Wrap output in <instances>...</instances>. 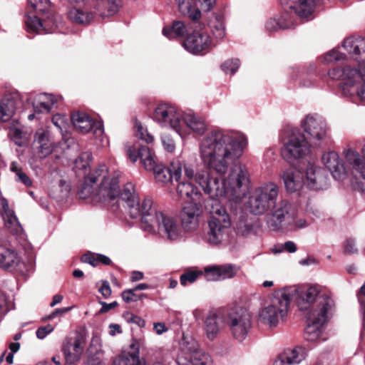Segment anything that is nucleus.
<instances>
[{
    "label": "nucleus",
    "instance_id": "nucleus-50",
    "mask_svg": "<svg viewBox=\"0 0 365 365\" xmlns=\"http://www.w3.org/2000/svg\"><path fill=\"white\" fill-rule=\"evenodd\" d=\"M290 24L279 21L278 17L268 19L265 23V29L269 32L277 31L278 29H288Z\"/></svg>",
    "mask_w": 365,
    "mask_h": 365
},
{
    "label": "nucleus",
    "instance_id": "nucleus-29",
    "mask_svg": "<svg viewBox=\"0 0 365 365\" xmlns=\"http://www.w3.org/2000/svg\"><path fill=\"white\" fill-rule=\"evenodd\" d=\"M140 346L139 341L132 339L129 344L130 351L115 357L113 365H145L139 356Z\"/></svg>",
    "mask_w": 365,
    "mask_h": 365
},
{
    "label": "nucleus",
    "instance_id": "nucleus-63",
    "mask_svg": "<svg viewBox=\"0 0 365 365\" xmlns=\"http://www.w3.org/2000/svg\"><path fill=\"white\" fill-rule=\"evenodd\" d=\"M252 231V226L250 224L240 223L237 227V232L242 235H247Z\"/></svg>",
    "mask_w": 365,
    "mask_h": 365
},
{
    "label": "nucleus",
    "instance_id": "nucleus-38",
    "mask_svg": "<svg viewBox=\"0 0 365 365\" xmlns=\"http://www.w3.org/2000/svg\"><path fill=\"white\" fill-rule=\"evenodd\" d=\"M212 35L217 43V41H221L225 36V26L224 17L220 14H214L213 18L209 23Z\"/></svg>",
    "mask_w": 365,
    "mask_h": 365
},
{
    "label": "nucleus",
    "instance_id": "nucleus-46",
    "mask_svg": "<svg viewBox=\"0 0 365 365\" xmlns=\"http://www.w3.org/2000/svg\"><path fill=\"white\" fill-rule=\"evenodd\" d=\"M134 128L135 130L136 136L138 138L145 140L147 143H150L153 141V136L148 132L146 128H143L141 123L138 120H135Z\"/></svg>",
    "mask_w": 365,
    "mask_h": 365
},
{
    "label": "nucleus",
    "instance_id": "nucleus-23",
    "mask_svg": "<svg viewBox=\"0 0 365 365\" xmlns=\"http://www.w3.org/2000/svg\"><path fill=\"white\" fill-rule=\"evenodd\" d=\"M323 164L329 170L333 178L338 181H343L346 178L347 173L342 159L337 153L329 151L322 158Z\"/></svg>",
    "mask_w": 365,
    "mask_h": 365
},
{
    "label": "nucleus",
    "instance_id": "nucleus-44",
    "mask_svg": "<svg viewBox=\"0 0 365 365\" xmlns=\"http://www.w3.org/2000/svg\"><path fill=\"white\" fill-rule=\"evenodd\" d=\"M203 272L199 269H186L180 277V282L182 286H186L188 283H194L200 276H202Z\"/></svg>",
    "mask_w": 365,
    "mask_h": 365
},
{
    "label": "nucleus",
    "instance_id": "nucleus-28",
    "mask_svg": "<svg viewBox=\"0 0 365 365\" xmlns=\"http://www.w3.org/2000/svg\"><path fill=\"white\" fill-rule=\"evenodd\" d=\"M22 106L19 93L6 94L0 101V120L7 121L14 114L16 110Z\"/></svg>",
    "mask_w": 365,
    "mask_h": 365
},
{
    "label": "nucleus",
    "instance_id": "nucleus-15",
    "mask_svg": "<svg viewBox=\"0 0 365 365\" xmlns=\"http://www.w3.org/2000/svg\"><path fill=\"white\" fill-rule=\"evenodd\" d=\"M333 314H328L326 309L321 310L319 314L316 312H307L306 314L307 326L304 329V337L306 341L317 342L322 339L324 326L331 318Z\"/></svg>",
    "mask_w": 365,
    "mask_h": 365
},
{
    "label": "nucleus",
    "instance_id": "nucleus-31",
    "mask_svg": "<svg viewBox=\"0 0 365 365\" xmlns=\"http://www.w3.org/2000/svg\"><path fill=\"white\" fill-rule=\"evenodd\" d=\"M342 46L352 58L365 63V38L349 37Z\"/></svg>",
    "mask_w": 365,
    "mask_h": 365
},
{
    "label": "nucleus",
    "instance_id": "nucleus-21",
    "mask_svg": "<svg viewBox=\"0 0 365 365\" xmlns=\"http://www.w3.org/2000/svg\"><path fill=\"white\" fill-rule=\"evenodd\" d=\"M201 215L200 205L194 202H186L180 212L181 225L187 231L195 230L199 225Z\"/></svg>",
    "mask_w": 365,
    "mask_h": 365
},
{
    "label": "nucleus",
    "instance_id": "nucleus-20",
    "mask_svg": "<svg viewBox=\"0 0 365 365\" xmlns=\"http://www.w3.org/2000/svg\"><path fill=\"white\" fill-rule=\"evenodd\" d=\"M185 168V166H190L192 169L193 167L191 165H186L181 163L179 160H173L168 168H166L163 165H159L157 168L153 171L155 178L157 181L160 182H169L170 180H175L176 181H178L182 175V168ZM195 173H197L200 170L195 171L193 170Z\"/></svg>",
    "mask_w": 365,
    "mask_h": 365
},
{
    "label": "nucleus",
    "instance_id": "nucleus-34",
    "mask_svg": "<svg viewBox=\"0 0 365 365\" xmlns=\"http://www.w3.org/2000/svg\"><path fill=\"white\" fill-rule=\"evenodd\" d=\"M315 6V0H294L289 8L299 19L308 20L313 14Z\"/></svg>",
    "mask_w": 365,
    "mask_h": 365
},
{
    "label": "nucleus",
    "instance_id": "nucleus-41",
    "mask_svg": "<svg viewBox=\"0 0 365 365\" xmlns=\"http://www.w3.org/2000/svg\"><path fill=\"white\" fill-rule=\"evenodd\" d=\"M81 261L93 267H97L100 264L109 265L111 263L108 257L96 252H86L82 255Z\"/></svg>",
    "mask_w": 365,
    "mask_h": 365
},
{
    "label": "nucleus",
    "instance_id": "nucleus-61",
    "mask_svg": "<svg viewBox=\"0 0 365 365\" xmlns=\"http://www.w3.org/2000/svg\"><path fill=\"white\" fill-rule=\"evenodd\" d=\"M53 331V327L52 325L48 324L45 327H39L36 330V336L39 339H43L48 334L51 333Z\"/></svg>",
    "mask_w": 365,
    "mask_h": 365
},
{
    "label": "nucleus",
    "instance_id": "nucleus-53",
    "mask_svg": "<svg viewBox=\"0 0 365 365\" xmlns=\"http://www.w3.org/2000/svg\"><path fill=\"white\" fill-rule=\"evenodd\" d=\"M344 58L345 55L340 53L337 49H332L327 52L324 56V61L328 63H335L344 59Z\"/></svg>",
    "mask_w": 365,
    "mask_h": 365
},
{
    "label": "nucleus",
    "instance_id": "nucleus-55",
    "mask_svg": "<svg viewBox=\"0 0 365 365\" xmlns=\"http://www.w3.org/2000/svg\"><path fill=\"white\" fill-rule=\"evenodd\" d=\"M196 2L201 12L210 11L216 4V0H196Z\"/></svg>",
    "mask_w": 365,
    "mask_h": 365
},
{
    "label": "nucleus",
    "instance_id": "nucleus-48",
    "mask_svg": "<svg viewBox=\"0 0 365 365\" xmlns=\"http://www.w3.org/2000/svg\"><path fill=\"white\" fill-rule=\"evenodd\" d=\"M219 270L220 280H222L234 277L238 271V267L235 265L227 264L219 265Z\"/></svg>",
    "mask_w": 365,
    "mask_h": 365
},
{
    "label": "nucleus",
    "instance_id": "nucleus-7",
    "mask_svg": "<svg viewBox=\"0 0 365 365\" xmlns=\"http://www.w3.org/2000/svg\"><path fill=\"white\" fill-rule=\"evenodd\" d=\"M294 292L293 288L275 290L270 302L260 309L259 321L270 328L277 327L287 316L289 307L288 296Z\"/></svg>",
    "mask_w": 365,
    "mask_h": 365
},
{
    "label": "nucleus",
    "instance_id": "nucleus-42",
    "mask_svg": "<svg viewBox=\"0 0 365 365\" xmlns=\"http://www.w3.org/2000/svg\"><path fill=\"white\" fill-rule=\"evenodd\" d=\"M177 194L182 199H192L193 196L199 195V192L191 182L182 181L177 187Z\"/></svg>",
    "mask_w": 365,
    "mask_h": 365
},
{
    "label": "nucleus",
    "instance_id": "nucleus-26",
    "mask_svg": "<svg viewBox=\"0 0 365 365\" xmlns=\"http://www.w3.org/2000/svg\"><path fill=\"white\" fill-rule=\"evenodd\" d=\"M287 192L293 193L300 190L306 184L304 173L289 168L283 170L280 175Z\"/></svg>",
    "mask_w": 365,
    "mask_h": 365
},
{
    "label": "nucleus",
    "instance_id": "nucleus-8",
    "mask_svg": "<svg viewBox=\"0 0 365 365\" xmlns=\"http://www.w3.org/2000/svg\"><path fill=\"white\" fill-rule=\"evenodd\" d=\"M279 196V187L274 182H267L257 187L247 202L250 211L262 215L270 210Z\"/></svg>",
    "mask_w": 365,
    "mask_h": 365
},
{
    "label": "nucleus",
    "instance_id": "nucleus-27",
    "mask_svg": "<svg viewBox=\"0 0 365 365\" xmlns=\"http://www.w3.org/2000/svg\"><path fill=\"white\" fill-rule=\"evenodd\" d=\"M182 128L184 133L180 135L184 137L192 131L194 133L201 135L207 130V123L205 120L200 116L194 113H186L182 115Z\"/></svg>",
    "mask_w": 365,
    "mask_h": 365
},
{
    "label": "nucleus",
    "instance_id": "nucleus-54",
    "mask_svg": "<svg viewBox=\"0 0 365 365\" xmlns=\"http://www.w3.org/2000/svg\"><path fill=\"white\" fill-rule=\"evenodd\" d=\"M297 249V247L293 242L287 241L284 243L274 245L270 251H296Z\"/></svg>",
    "mask_w": 365,
    "mask_h": 365
},
{
    "label": "nucleus",
    "instance_id": "nucleus-33",
    "mask_svg": "<svg viewBox=\"0 0 365 365\" xmlns=\"http://www.w3.org/2000/svg\"><path fill=\"white\" fill-rule=\"evenodd\" d=\"M178 4V11L185 16H187L193 24L200 23L202 19V15L198 6H197L196 0H175Z\"/></svg>",
    "mask_w": 365,
    "mask_h": 365
},
{
    "label": "nucleus",
    "instance_id": "nucleus-62",
    "mask_svg": "<svg viewBox=\"0 0 365 365\" xmlns=\"http://www.w3.org/2000/svg\"><path fill=\"white\" fill-rule=\"evenodd\" d=\"M98 291L104 298H108L112 293L110 284L106 280L101 281V286L99 287Z\"/></svg>",
    "mask_w": 365,
    "mask_h": 365
},
{
    "label": "nucleus",
    "instance_id": "nucleus-22",
    "mask_svg": "<svg viewBox=\"0 0 365 365\" xmlns=\"http://www.w3.org/2000/svg\"><path fill=\"white\" fill-rule=\"evenodd\" d=\"M304 175L306 185L310 189L322 190L328 185V178L325 170L313 163H308Z\"/></svg>",
    "mask_w": 365,
    "mask_h": 365
},
{
    "label": "nucleus",
    "instance_id": "nucleus-36",
    "mask_svg": "<svg viewBox=\"0 0 365 365\" xmlns=\"http://www.w3.org/2000/svg\"><path fill=\"white\" fill-rule=\"evenodd\" d=\"M198 24H193L192 21L190 24H186L182 21H175L172 27H164L163 29V34L169 39H173L176 37H182L188 34L191 27H197Z\"/></svg>",
    "mask_w": 365,
    "mask_h": 365
},
{
    "label": "nucleus",
    "instance_id": "nucleus-12",
    "mask_svg": "<svg viewBox=\"0 0 365 365\" xmlns=\"http://www.w3.org/2000/svg\"><path fill=\"white\" fill-rule=\"evenodd\" d=\"M310 145L299 130L293 129L284 140L281 155L287 162L293 163L309 153Z\"/></svg>",
    "mask_w": 365,
    "mask_h": 365
},
{
    "label": "nucleus",
    "instance_id": "nucleus-17",
    "mask_svg": "<svg viewBox=\"0 0 365 365\" xmlns=\"http://www.w3.org/2000/svg\"><path fill=\"white\" fill-rule=\"evenodd\" d=\"M86 336L76 332L73 336L66 337L62 344V351L67 364H73L80 361L85 350Z\"/></svg>",
    "mask_w": 365,
    "mask_h": 365
},
{
    "label": "nucleus",
    "instance_id": "nucleus-39",
    "mask_svg": "<svg viewBox=\"0 0 365 365\" xmlns=\"http://www.w3.org/2000/svg\"><path fill=\"white\" fill-rule=\"evenodd\" d=\"M55 97L51 94H40L34 103V108L38 113H48L55 103Z\"/></svg>",
    "mask_w": 365,
    "mask_h": 365
},
{
    "label": "nucleus",
    "instance_id": "nucleus-6",
    "mask_svg": "<svg viewBox=\"0 0 365 365\" xmlns=\"http://www.w3.org/2000/svg\"><path fill=\"white\" fill-rule=\"evenodd\" d=\"M294 289V292L289 297V304L292 299L295 297L297 305L299 310L307 312L319 314L321 310L326 309L328 314H333L334 302L327 293L323 292L318 286L298 287L297 286L288 287Z\"/></svg>",
    "mask_w": 365,
    "mask_h": 365
},
{
    "label": "nucleus",
    "instance_id": "nucleus-2",
    "mask_svg": "<svg viewBox=\"0 0 365 365\" xmlns=\"http://www.w3.org/2000/svg\"><path fill=\"white\" fill-rule=\"evenodd\" d=\"M247 143V138L243 133L215 129L200 142V158L210 170L223 175L230 163L242 155Z\"/></svg>",
    "mask_w": 365,
    "mask_h": 365
},
{
    "label": "nucleus",
    "instance_id": "nucleus-37",
    "mask_svg": "<svg viewBox=\"0 0 365 365\" xmlns=\"http://www.w3.org/2000/svg\"><path fill=\"white\" fill-rule=\"evenodd\" d=\"M282 354L288 365H294L299 364L305 359L307 355V351L304 347L297 346L293 349H285L282 351Z\"/></svg>",
    "mask_w": 365,
    "mask_h": 365
},
{
    "label": "nucleus",
    "instance_id": "nucleus-24",
    "mask_svg": "<svg viewBox=\"0 0 365 365\" xmlns=\"http://www.w3.org/2000/svg\"><path fill=\"white\" fill-rule=\"evenodd\" d=\"M71 120L75 128L81 133L93 130L96 135H101L103 133V125L100 122L94 121L86 113H75L71 116Z\"/></svg>",
    "mask_w": 365,
    "mask_h": 365
},
{
    "label": "nucleus",
    "instance_id": "nucleus-16",
    "mask_svg": "<svg viewBox=\"0 0 365 365\" xmlns=\"http://www.w3.org/2000/svg\"><path fill=\"white\" fill-rule=\"evenodd\" d=\"M199 30H195L193 33L188 35L182 42L183 47L190 53L193 54H202L208 52L214 48L217 43L212 39L209 34L201 31L202 26H205L202 19L197 23Z\"/></svg>",
    "mask_w": 365,
    "mask_h": 365
},
{
    "label": "nucleus",
    "instance_id": "nucleus-4",
    "mask_svg": "<svg viewBox=\"0 0 365 365\" xmlns=\"http://www.w3.org/2000/svg\"><path fill=\"white\" fill-rule=\"evenodd\" d=\"M153 200L144 204L145 214L140 217V228L150 235H158L168 240L175 241L180 237V228L178 221L153 206Z\"/></svg>",
    "mask_w": 365,
    "mask_h": 365
},
{
    "label": "nucleus",
    "instance_id": "nucleus-45",
    "mask_svg": "<svg viewBox=\"0 0 365 365\" xmlns=\"http://www.w3.org/2000/svg\"><path fill=\"white\" fill-rule=\"evenodd\" d=\"M11 171L15 173V180L20 182L26 186H31L32 184L31 180L29 176L22 170L21 168L19 166L18 163L13 162L10 167Z\"/></svg>",
    "mask_w": 365,
    "mask_h": 365
},
{
    "label": "nucleus",
    "instance_id": "nucleus-3",
    "mask_svg": "<svg viewBox=\"0 0 365 365\" xmlns=\"http://www.w3.org/2000/svg\"><path fill=\"white\" fill-rule=\"evenodd\" d=\"M118 175L110 173L105 165L85 178L84 182L79 191L80 197H91L97 202L109 203L119 197Z\"/></svg>",
    "mask_w": 365,
    "mask_h": 365
},
{
    "label": "nucleus",
    "instance_id": "nucleus-58",
    "mask_svg": "<svg viewBox=\"0 0 365 365\" xmlns=\"http://www.w3.org/2000/svg\"><path fill=\"white\" fill-rule=\"evenodd\" d=\"M53 124L61 131L66 128V118L62 115H55L52 118Z\"/></svg>",
    "mask_w": 365,
    "mask_h": 365
},
{
    "label": "nucleus",
    "instance_id": "nucleus-49",
    "mask_svg": "<svg viewBox=\"0 0 365 365\" xmlns=\"http://www.w3.org/2000/svg\"><path fill=\"white\" fill-rule=\"evenodd\" d=\"M202 272V275H204L207 281L213 282L220 280L219 265H210L205 267Z\"/></svg>",
    "mask_w": 365,
    "mask_h": 365
},
{
    "label": "nucleus",
    "instance_id": "nucleus-40",
    "mask_svg": "<svg viewBox=\"0 0 365 365\" xmlns=\"http://www.w3.org/2000/svg\"><path fill=\"white\" fill-rule=\"evenodd\" d=\"M69 19L78 24H88L93 19V14L84 9L72 7L68 11Z\"/></svg>",
    "mask_w": 365,
    "mask_h": 365
},
{
    "label": "nucleus",
    "instance_id": "nucleus-11",
    "mask_svg": "<svg viewBox=\"0 0 365 365\" xmlns=\"http://www.w3.org/2000/svg\"><path fill=\"white\" fill-rule=\"evenodd\" d=\"M272 212L267 215V223L273 230L292 227L296 215V208L285 199L277 200L271 208Z\"/></svg>",
    "mask_w": 365,
    "mask_h": 365
},
{
    "label": "nucleus",
    "instance_id": "nucleus-5",
    "mask_svg": "<svg viewBox=\"0 0 365 365\" xmlns=\"http://www.w3.org/2000/svg\"><path fill=\"white\" fill-rule=\"evenodd\" d=\"M328 76L340 81L339 88L341 95L365 102V63L358 68L345 66L330 69Z\"/></svg>",
    "mask_w": 365,
    "mask_h": 365
},
{
    "label": "nucleus",
    "instance_id": "nucleus-19",
    "mask_svg": "<svg viewBox=\"0 0 365 365\" xmlns=\"http://www.w3.org/2000/svg\"><path fill=\"white\" fill-rule=\"evenodd\" d=\"M302 126L313 140H321L327 135L326 121L319 115L309 114L307 115L302 122Z\"/></svg>",
    "mask_w": 365,
    "mask_h": 365
},
{
    "label": "nucleus",
    "instance_id": "nucleus-56",
    "mask_svg": "<svg viewBox=\"0 0 365 365\" xmlns=\"http://www.w3.org/2000/svg\"><path fill=\"white\" fill-rule=\"evenodd\" d=\"M292 11H285L279 16H278L279 21L290 24L288 29L293 28L297 24L295 18L292 15Z\"/></svg>",
    "mask_w": 365,
    "mask_h": 365
},
{
    "label": "nucleus",
    "instance_id": "nucleus-10",
    "mask_svg": "<svg viewBox=\"0 0 365 365\" xmlns=\"http://www.w3.org/2000/svg\"><path fill=\"white\" fill-rule=\"evenodd\" d=\"M178 365H211L209 356L200 347L192 336H183L180 344Z\"/></svg>",
    "mask_w": 365,
    "mask_h": 365
},
{
    "label": "nucleus",
    "instance_id": "nucleus-59",
    "mask_svg": "<svg viewBox=\"0 0 365 365\" xmlns=\"http://www.w3.org/2000/svg\"><path fill=\"white\" fill-rule=\"evenodd\" d=\"M135 290L134 289H125L121 293V297L126 303H129L131 302H137V294H135Z\"/></svg>",
    "mask_w": 365,
    "mask_h": 365
},
{
    "label": "nucleus",
    "instance_id": "nucleus-13",
    "mask_svg": "<svg viewBox=\"0 0 365 365\" xmlns=\"http://www.w3.org/2000/svg\"><path fill=\"white\" fill-rule=\"evenodd\" d=\"M363 157L353 148H347L344 150V155L347 163L351 168V184L355 189L364 190L365 185V145L361 150Z\"/></svg>",
    "mask_w": 365,
    "mask_h": 365
},
{
    "label": "nucleus",
    "instance_id": "nucleus-43",
    "mask_svg": "<svg viewBox=\"0 0 365 365\" xmlns=\"http://www.w3.org/2000/svg\"><path fill=\"white\" fill-rule=\"evenodd\" d=\"M26 25L29 29L37 33L46 30V22L43 23L36 15L28 14L25 20Z\"/></svg>",
    "mask_w": 365,
    "mask_h": 365
},
{
    "label": "nucleus",
    "instance_id": "nucleus-35",
    "mask_svg": "<svg viewBox=\"0 0 365 365\" xmlns=\"http://www.w3.org/2000/svg\"><path fill=\"white\" fill-rule=\"evenodd\" d=\"M0 267L21 272L24 270L25 264L21 262L18 252H0Z\"/></svg>",
    "mask_w": 365,
    "mask_h": 365
},
{
    "label": "nucleus",
    "instance_id": "nucleus-30",
    "mask_svg": "<svg viewBox=\"0 0 365 365\" xmlns=\"http://www.w3.org/2000/svg\"><path fill=\"white\" fill-rule=\"evenodd\" d=\"M224 316L220 317L215 312L210 311L207 314L203 322V330L208 340L213 341L217 337L221 331Z\"/></svg>",
    "mask_w": 365,
    "mask_h": 365
},
{
    "label": "nucleus",
    "instance_id": "nucleus-64",
    "mask_svg": "<svg viewBox=\"0 0 365 365\" xmlns=\"http://www.w3.org/2000/svg\"><path fill=\"white\" fill-rule=\"evenodd\" d=\"M299 263L302 266H311L317 264L319 260L314 256L308 255L306 258L299 260Z\"/></svg>",
    "mask_w": 365,
    "mask_h": 365
},
{
    "label": "nucleus",
    "instance_id": "nucleus-32",
    "mask_svg": "<svg viewBox=\"0 0 365 365\" xmlns=\"http://www.w3.org/2000/svg\"><path fill=\"white\" fill-rule=\"evenodd\" d=\"M0 202L2 208L1 216L5 227L11 232L18 234L22 230V227L14 212L9 208L8 201L4 197L0 199Z\"/></svg>",
    "mask_w": 365,
    "mask_h": 365
},
{
    "label": "nucleus",
    "instance_id": "nucleus-51",
    "mask_svg": "<svg viewBox=\"0 0 365 365\" xmlns=\"http://www.w3.org/2000/svg\"><path fill=\"white\" fill-rule=\"evenodd\" d=\"M9 135L15 144L19 146H23L26 141L25 135L18 128H11L9 131Z\"/></svg>",
    "mask_w": 365,
    "mask_h": 365
},
{
    "label": "nucleus",
    "instance_id": "nucleus-52",
    "mask_svg": "<svg viewBox=\"0 0 365 365\" xmlns=\"http://www.w3.org/2000/svg\"><path fill=\"white\" fill-rule=\"evenodd\" d=\"M240 67V60L237 58L227 60L224 62L221 68L227 74H234Z\"/></svg>",
    "mask_w": 365,
    "mask_h": 365
},
{
    "label": "nucleus",
    "instance_id": "nucleus-14",
    "mask_svg": "<svg viewBox=\"0 0 365 365\" xmlns=\"http://www.w3.org/2000/svg\"><path fill=\"white\" fill-rule=\"evenodd\" d=\"M182 113L174 106L168 104H160L155 110L153 119L161 127L170 128L178 134L182 135L184 130L182 128Z\"/></svg>",
    "mask_w": 365,
    "mask_h": 365
},
{
    "label": "nucleus",
    "instance_id": "nucleus-60",
    "mask_svg": "<svg viewBox=\"0 0 365 365\" xmlns=\"http://www.w3.org/2000/svg\"><path fill=\"white\" fill-rule=\"evenodd\" d=\"M162 143L164 148L168 152H173L175 148V145L173 138L168 135H163L161 136Z\"/></svg>",
    "mask_w": 365,
    "mask_h": 365
},
{
    "label": "nucleus",
    "instance_id": "nucleus-47",
    "mask_svg": "<svg viewBox=\"0 0 365 365\" xmlns=\"http://www.w3.org/2000/svg\"><path fill=\"white\" fill-rule=\"evenodd\" d=\"M29 7L36 13H45L50 7L48 0H29Z\"/></svg>",
    "mask_w": 365,
    "mask_h": 365
},
{
    "label": "nucleus",
    "instance_id": "nucleus-18",
    "mask_svg": "<svg viewBox=\"0 0 365 365\" xmlns=\"http://www.w3.org/2000/svg\"><path fill=\"white\" fill-rule=\"evenodd\" d=\"M120 199L127 203L128 215L133 219L140 218L146 211L144 210V204L147 200H152L150 197H145L140 201L135 193L134 185L130 182L123 187Z\"/></svg>",
    "mask_w": 365,
    "mask_h": 365
},
{
    "label": "nucleus",
    "instance_id": "nucleus-9",
    "mask_svg": "<svg viewBox=\"0 0 365 365\" xmlns=\"http://www.w3.org/2000/svg\"><path fill=\"white\" fill-rule=\"evenodd\" d=\"M224 322L231 336L240 342L247 338L252 326L250 313L242 307L229 309L224 315Z\"/></svg>",
    "mask_w": 365,
    "mask_h": 365
},
{
    "label": "nucleus",
    "instance_id": "nucleus-57",
    "mask_svg": "<svg viewBox=\"0 0 365 365\" xmlns=\"http://www.w3.org/2000/svg\"><path fill=\"white\" fill-rule=\"evenodd\" d=\"M52 150L53 146L50 141L41 143L38 146V156L41 158H46L52 153Z\"/></svg>",
    "mask_w": 365,
    "mask_h": 365
},
{
    "label": "nucleus",
    "instance_id": "nucleus-1",
    "mask_svg": "<svg viewBox=\"0 0 365 365\" xmlns=\"http://www.w3.org/2000/svg\"><path fill=\"white\" fill-rule=\"evenodd\" d=\"M185 175L187 179L194 180L210 198L206 204V209L210 213L206 239L211 245H218L231 226L230 216L220 200L225 198L237 201L245 195L250 185L247 169L242 164H236L221 182L217 178L211 177L207 170L195 173L190 166H185Z\"/></svg>",
    "mask_w": 365,
    "mask_h": 365
},
{
    "label": "nucleus",
    "instance_id": "nucleus-25",
    "mask_svg": "<svg viewBox=\"0 0 365 365\" xmlns=\"http://www.w3.org/2000/svg\"><path fill=\"white\" fill-rule=\"evenodd\" d=\"M127 154L133 163L140 158L145 169L148 171L153 172L160 165L156 163L155 155L147 146L129 147L127 149Z\"/></svg>",
    "mask_w": 365,
    "mask_h": 365
}]
</instances>
